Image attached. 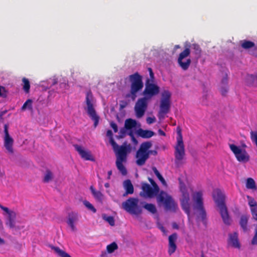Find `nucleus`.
Returning a JSON list of instances; mask_svg holds the SVG:
<instances>
[{
    "instance_id": "obj_1",
    "label": "nucleus",
    "mask_w": 257,
    "mask_h": 257,
    "mask_svg": "<svg viewBox=\"0 0 257 257\" xmlns=\"http://www.w3.org/2000/svg\"><path fill=\"white\" fill-rule=\"evenodd\" d=\"M110 142L116 153V167L122 175H126L127 174V170L123 165V163H125L126 162L128 148L127 146L123 145L119 147L113 138L110 139Z\"/></svg>"
},
{
    "instance_id": "obj_2",
    "label": "nucleus",
    "mask_w": 257,
    "mask_h": 257,
    "mask_svg": "<svg viewBox=\"0 0 257 257\" xmlns=\"http://www.w3.org/2000/svg\"><path fill=\"white\" fill-rule=\"evenodd\" d=\"M212 197L217 207L219 208V213L223 223L227 225H230L231 219L225 203V196L224 194L220 190L217 189L213 191Z\"/></svg>"
},
{
    "instance_id": "obj_3",
    "label": "nucleus",
    "mask_w": 257,
    "mask_h": 257,
    "mask_svg": "<svg viewBox=\"0 0 257 257\" xmlns=\"http://www.w3.org/2000/svg\"><path fill=\"white\" fill-rule=\"evenodd\" d=\"M131 83L130 92L125 95V98H131L135 100L137 96V93L141 91L144 86L142 76L138 73L136 72L128 77Z\"/></svg>"
},
{
    "instance_id": "obj_4",
    "label": "nucleus",
    "mask_w": 257,
    "mask_h": 257,
    "mask_svg": "<svg viewBox=\"0 0 257 257\" xmlns=\"http://www.w3.org/2000/svg\"><path fill=\"white\" fill-rule=\"evenodd\" d=\"M85 102L87 105L86 111L87 114L91 119L94 121V127L95 128L99 123L100 117L97 114L94 107L93 96L91 91H89L86 93Z\"/></svg>"
},
{
    "instance_id": "obj_5",
    "label": "nucleus",
    "mask_w": 257,
    "mask_h": 257,
    "mask_svg": "<svg viewBox=\"0 0 257 257\" xmlns=\"http://www.w3.org/2000/svg\"><path fill=\"white\" fill-rule=\"evenodd\" d=\"M171 93L168 90H165L162 93V98L160 101V110L158 112L159 119H164L165 115L170 110Z\"/></svg>"
},
{
    "instance_id": "obj_6",
    "label": "nucleus",
    "mask_w": 257,
    "mask_h": 257,
    "mask_svg": "<svg viewBox=\"0 0 257 257\" xmlns=\"http://www.w3.org/2000/svg\"><path fill=\"white\" fill-rule=\"evenodd\" d=\"M157 199L158 202L163 203L167 210L176 212L178 209V205L172 197L163 191L158 194Z\"/></svg>"
},
{
    "instance_id": "obj_7",
    "label": "nucleus",
    "mask_w": 257,
    "mask_h": 257,
    "mask_svg": "<svg viewBox=\"0 0 257 257\" xmlns=\"http://www.w3.org/2000/svg\"><path fill=\"white\" fill-rule=\"evenodd\" d=\"M139 200L137 198H130L122 202V207L127 212L135 215L142 213V209L138 206Z\"/></svg>"
},
{
    "instance_id": "obj_8",
    "label": "nucleus",
    "mask_w": 257,
    "mask_h": 257,
    "mask_svg": "<svg viewBox=\"0 0 257 257\" xmlns=\"http://www.w3.org/2000/svg\"><path fill=\"white\" fill-rule=\"evenodd\" d=\"M174 155L176 163L182 161L185 156V146L181 132L178 133L177 144L175 147Z\"/></svg>"
},
{
    "instance_id": "obj_9",
    "label": "nucleus",
    "mask_w": 257,
    "mask_h": 257,
    "mask_svg": "<svg viewBox=\"0 0 257 257\" xmlns=\"http://www.w3.org/2000/svg\"><path fill=\"white\" fill-rule=\"evenodd\" d=\"M203 194L201 191L197 192L194 199L196 203V208L199 211L198 217H200L202 221H205L206 218V213L203 206Z\"/></svg>"
},
{
    "instance_id": "obj_10",
    "label": "nucleus",
    "mask_w": 257,
    "mask_h": 257,
    "mask_svg": "<svg viewBox=\"0 0 257 257\" xmlns=\"http://www.w3.org/2000/svg\"><path fill=\"white\" fill-rule=\"evenodd\" d=\"M160 91L159 87L151 82V80L147 79L146 82V87L143 91L144 98L147 99L152 98L153 96L157 95Z\"/></svg>"
},
{
    "instance_id": "obj_11",
    "label": "nucleus",
    "mask_w": 257,
    "mask_h": 257,
    "mask_svg": "<svg viewBox=\"0 0 257 257\" xmlns=\"http://www.w3.org/2000/svg\"><path fill=\"white\" fill-rule=\"evenodd\" d=\"M180 191L182 193V197L180 199L181 205L183 210L187 214L188 217L190 214V205L189 203L190 196L185 186H181Z\"/></svg>"
},
{
    "instance_id": "obj_12",
    "label": "nucleus",
    "mask_w": 257,
    "mask_h": 257,
    "mask_svg": "<svg viewBox=\"0 0 257 257\" xmlns=\"http://www.w3.org/2000/svg\"><path fill=\"white\" fill-rule=\"evenodd\" d=\"M229 148L238 162L245 163L249 160V156L245 150H242L234 144L229 145Z\"/></svg>"
},
{
    "instance_id": "obj_13",
    "label": "nucleus",
    "mask_w": 257,
    "mask_h": 257,
    "mask_svg": "<svg viewBox=\"0 0 257 257\" xmlns=\"http://www.w3.org/2000/svg\"><path fill=\"white\" fill-rule=\"evenodd\" d=\"M190 54V50L189 48H185V50L179 54L177 62L180 67L183 70H187L191 64V60L190 58L187 59L185 61H184V59L189 56Z\"/></svg>"
},
{
    "instance_id": "obj_14",
    "label": "nucleus",
    "mask_w": 257,
    "mask_h": 257,
    "mask_svg": "<svg viewBox=\"0 0 257 257\" xmlns=\"http://www.w3.org/2000/svg\"><path fill=\"white\" fill-rule=\"evenodd\" d=\"M146 98H139L135 106L136 115L138 118L143 117L148 107V102Z\"/></svg>"
},
{
    "instance_id": "obj_15",
    "label": "nucleus",
    "mask_w": 257,
    "mask_h": 257,
    "mask_svg": "<svg viewBox=\"0 0 257 257\" xmlns=\"http://www.w3.org/2000/svg\"><path fill=\"white\" fill-rule=\"evenodd\" d=\"M4 146L7 152L10 154L13 155L14 153L13 149L14 140L9 135L8 125L6 124L4 125Z\"/></svg>"
},
{
    "instance_id": "obj_16",
    "label": "nucleus",
    "mask_w": 257,
    "mask_h": 257,
    "mask_svg": "<svg viewBox=\"0 0 257 257\" xmlns=\"http://www.w3.org/2000/svg\"><path fill=\"white\" fill-rule=\"evenodd\" d=\"M240 45L243 49L248 50L249 54L257 57V46L254 42L244 40L241 41Z\"/></svg>"
},
{
    "instance_id": "obj_17",
    "label": "nucleus",
    "mask_w": 257,
    "mask_h": 257,
    "mask_svg": "<svg viewBox=\"0 0 257 257\" xmlns=\"http://www.w3.org/2000/svg\"><path fill=\"white\" fill-rule=\"evenodd\" d=\"M74 147L81 158L85 160L94 161V158L89 150L84 149L82 147L78 145H74Z\"/></svg>"
},
{
    "instance_id": "obj_18",
    "label": "nucleus",
    "mask_w": 257,
    "mask_h": 257,
    "mask_svg": "<svg viewBox=\"0 0 257 257\" xmlns=\"http://www.w3.org/2000/svg\"><path fill=\"white\" fill-rule=\"evenodd\" d=\"M79 216L78 213L75 212H71L68 215L67 223L70 226L71 230L75 231L76 230V227L75 223H77L79 220Z\"/></svg>"
},
{
    "instance_id": "obj_19",
    "label": "nucleus",
    "mask_w": 257,
    "mask_h": 257,
    "mask_svg": "<svg viewBox=\"0 0 257 257\" xmlns=\"http://www.w3.org/2000/svg\"><path fill=\"white\" fill-rule=\"evenodd\" d=\"M150 155L148 153L138 150L136 154V164L137 165L139 166L144 165L149 158Z\"/></svg>"
},
{
    "instance_id": "obj_20",
    "label": "nucleus",
    "mask_w": 257,
    "mask_h": 257,
    "mask_svg": "<svg viewBox=\"0 0 257 257\" xmlns=\"http://www.w3.org/2000/svg\"><path fill=\"white\" fill-rule=\"evenodd\" d=\"M177 234L174 233L169 236V244H168V253L169 255L172 254L174 253L177 249V245L176 244L177 239Z\"/></svg>"
},
{
    "instance_id": "obj_21",
    "label": "nucleus",
    "mask_w": 257,
    "mask_h": 257,
    "mask_svg": "<svg viewBox=\"0 0 257 257\" xmlns=\"http://www.w3.org/2000/svg\"><path fill=\"white\" fill-rule=\"evenodd\" d=\"M6 213L8 215L6 224L11 228H14L15 227L16 219L17 214L14 211L9 209Z\"/></svg>"
},
{
    "instance_id": "obj_22",
    "label": "nucleus",
    "mask_w": 257,
    "mask_h": 257,
    "mask_svg": "<svg viewBox=\"0 0 257 257\" xmlns=\"http://www.w3.org/2000/svg\"><path fill=\"white\" fill-rule=\"evenodd\" d=\"M142 189L143 192L145 193L146 195L150 198H152L156 196L159 192V190L154 189L147 183H142Z\"/></svg>"
},
{
    "instance_id": "obj_23",
    "label": "nucleus",
    "mask_w": 257,
    "mask_h": 257,
    "mask_svg": "<svg viewBox=\"0 0 257 257\" xmlns=\"http://www.w3.org/2000/svg\"><path fill=\"white\" fill-rule=\"evenodd\" d=\"M228 243L235 248H239L240 244L238 241V234L236 232L229 234Z\"/></svg>"
},
{
    "instance_id": "obj_24",
    "label": "nucleus",
    "mask_w": 257,
    "mask_h": 257,
    "mask_svg": "<svg viewBox=\"0 0 257 257\" xmlns=\"http://www.w3.org/2000/svg\"><path fill=\"white\" fill-rule=\"evenodd\" d=\"M123 187L125 190V192L123 194V196L128 194H132L134 193V186L130 180L127 179L123 182Z\"/></svg>"
},
{
    "instance_id": "obj_25",
    "label": "nucleus",
    "mask_w": 257,
    "mask_h": 257,
    "mask_svg": "<svg viewBox=\"0 0 257 257\" xmlns=\"http://www.w3.org/2000/svg\"><path fill=\"white\" fill-rule=\"evenodd\" d=\"M249 216L247 215H242L239 220V225L244 232H246L248 229V221Z\"/></svg>"
},
{
    "instance_id": "obj_26",
    "label": "nucleus",
    "mask_w": 257,
    "mask_h": 257,
    "mask_svg": "<svg viewBox=\"0 0 257 257\" xmlns=\"http://www.w3.org/2000/svg\"><path fill=\"white\" fill-rule=\"evenodd\" d=\"M138 134L143 138H150L155 135V133L150 130H144L140 128L138 131Z\"/></svg>"
},
{
    "instance_id": "obj_27",
    "label": "nucleus",
    "mask_w": 257,
    "mask_h": 257,
    "mask_svg": "<svg viewBox=\"0 0 257 257\" xmlns=\"http://www.w3.org/2000/svg\"><path fill=\"white\" fill-rule=\"evenodd\" d=\"M51 248L53 250L58 257H71L68 253L62 250L58 246L50 245Z\"/></svg>"
},
{
    "instance_id": "obj_28",
    "label": "nucleus",
    "mask_w": 257,
    "mask_h": 257,
    "mask_svg": "<svg viewBox=\"0 0 257 257\" xmlns=\"http://www.w3.org/2000/svg\"><path fill=\"white\" fill-rule=\"evenodd\" d=\"M90 190L95 199L99 202H102L103 195L101 192L96 190L92 186H90Z\"/></svg>"
},
{
    "instance_id": "obj_29",
    "label": "nucleus",
    "mask_w": 257,
    "mask_h": 257,
    "mask_svg": "<svg viewBox=\"0 0 257 257\" xmlns=\"http://www.w3.org/2000/svg\"><path fill=\"white\" fill-rule=\"evenodd\" d=\"M152 143L150 142H144L142 144H141L140 148L138 150L144 152L146 153H148L149 154H151V152H150V150L149 149L152 147Z\"/></svg>"
},
{
    "instance_id": "obj_30",
    "label": "nucleus",
    "mask_w": 257,
    "mask_h": 257,
    "mask_svg": "<svg viewBox=\"0 0 257 257\" xmlns=\"http://www.w3.org/2000/svg\"><path fill=\"white\" fill-rule=\"evenodd\" d=\"M137 125L136 120L132 118L127 119L125 121L124 127L126 130H131L132 128L136 127Z\"/></svg>"
},
{
    "instance_id": "obj_31",
    "label": "nucleus",
    "mask_w": 257,
    "mask_h": 257,
    "mask_svg": "<svg viewBox=\"0 0 257 257\" xmlns=\"http://www.w3.org/2000/svg\"><path fill=\"white\" fill-rule=\"evenodd\" d=\"M246 187L247 189L254 190H256L257 189L255 181L251 178H248L247 179L246 182Z\"/></svg>"
},
{
    "instance_id": "obj_32",
    "label": "nucleus",
    "mask_w": 257,
    "mask_h": 257,
    "mask_svg": "<svg viewBox=\"0 0 257 257\" xmlns=\"http://www.w3.org/2000/svg\"><path fill=\"white\" fill-rule=\"evenodd\" d=\"M22 82L23 83V89L24 91L26 93H28L30 91V81L28 79L24 77L22 79Z\"/></svg>"
},
{
    "instance_id": "obj_33",
    "label": "nucleus",
    "mask_w": 257,
    "mask_h": 257,
    "mask_svg": "<svg viewBox=\"0 0 257 257\" xmlns=\"http://www.w3.org/2000/svg\"><path fill=\"white\" fill-rule=\"evenodd\" d=\"M192 49L194 50V53L196 56L197 58H199L201 56V49L200 46L197 44H193L192 45Z\"/></svg>"
},
{
    "instance_id": "obj_34",
    "label": "nucleus",
    "mask_w": 257,
    "mask_h": 257,
    "mask_svg": "<svg viewBox=\"0 0 257 257\" xmlns=\"http://www.w3.org/2000/svg\"><path fill=\"white\" fill-rule=\"evenodd\" d=\"M144 208L147 210L152 214H155L157 212V209L154 204L152 203H146L144 205Z\"/></svg>"
},
{
    "instance_id": "obj_35",
    "label": "nucleus",
    "mask_w": 257,
    "mask_h": 257,
    "mask_svg": "<svg viewBox=\"0 0 257 257\" xmlns=\"http://www.w3.org/2000/svg\"><path fill=\"white\" fill-rule=\"evenodd\" d=\"M53 175L52 172L49 169L46 170V173L43 178V182L44 183H48L52 180Z\"/></svg>"
},
{
    "instance_id": "obj_36",
    "label": "nucleus",
    "mask_w": 257,
    "mask_h": 257,
    "mask_svg": "<svg viewBox=\"0 0 257 257\" xmlns=\"http://www.w3.org/2000/svg\"><path fill=\"white\" fill-rule=\"evenodd\" d=\"M153 172H154L156 176L157 177V178L159 179V180L161 182V183L165 186L167 185L166 182L164 179V178L163 177V176L161 175V174L160 173L159 171L157 169V168L155 167H153L152 168Z\"/></svg>"
},
{
    "instance_id": "obj_37",
    "label": "nucleus",
    "mask_w": 257,
    "mask_h": 257,
    "mask_svg": "<svg viewBox=\"0 0 257 257\" xmlns=\"http://www.w3.org/2000/svg\"><path fill=\"white\" fill-rule=\"evenodd\" d=\"M27 108L30 110L32 109V100L30 99L27 100V101L23 104L21 107V110L24 111Z\"/></svg>"
},
{
    "instance_id": "obj_38",
    "label": "nucleus",
    "mask_w": 257,
    "mask_h": 257,
    "mask_svg": "<svg viewBox=\"0 0 257 257\" xmlns=\"http://www.w3.org/2000/svg\"><path fill=\"white\" fill-rule=\"evenodd\" d=\"M103 219L107 221L111 226H114L115 224L114 219L112 216H107L106 214H103Z\"/></svg>"
},
{
    "instance_id": "obj_39",
    "label": "nucleus",
    "mask_w": 257,
    "mask_h": 257,
    "mask_svg": "<svg viewBox=\"0 0 257 257\" xmlns=\"http://www.w3.org/2000/svg\"><path fill=\"white\" fill-rule=\"evenodd\" d=\"M117 248L118 246L117 244L113 242L107 246L106 249L108 253H112Z\"/></svg>"
},
{
    "instance_id": "obj_40",
    "label": "nucleus",
    "mask_w": 257,
    "mask_h": 257,
    "mask_svg": "<svg viewBox=\"0 0 257 257\" xmlns=\"http://www.w3.org/2000/svg\"><path fill=\"white\" fill-rule=\"evenodd\" d=\"M247 198L248 200V205L249 206L250 209L257 207V202L255 201L254 198L249 196H247Z\"/></svg>"
},
{
    "instance_id": "obj_41",
    "label": "nucleus",
    "mask_w": 257,
    "mask_h": 257,
    "mask_svg": "<svg viewBox=\"0 0 257 257\" xmlns=\"http://www.w3.org/2000/svg\"><path fill=\"white\" fill-rule=\"evenodd\" d=\"M83 204L85 205L86 207L88 209L91 211L93 213H95L96 212V209L91 204L89 201L87 200H85L83 201Z\"/></svg>"
},
{
    "instance_id": "obj_42",
    "label": "nucleus",
    "mask_w": 257,
    "mask_h": 257,
    "mask_svg": "<svg viewBox=\"0 0 257 257\" xmlns=\"http://www.w3.org/2000/svg\"><path fill=\"white\" fill-rule=\"evenodd\" d=\"M8 96V91L5 87L0 86V96L3 98H6Z\"/></svg>"
},
{
    "instance_id": "obj_43",
    "label": "nucleus",
    "mask_w": 257,
    "mask_h": 257,
    "mask_svg": "<svg viewBox=\"0 0 257 257\" xmlns=\"http://www.w3.org/2000/svg\"><path fill=\"white\" fill-rule=\"evenodd\" d=\"M149 181L153 186V188L156 190H159V187H158V185L156 184V183L154 181L153 179L152 178H149Z\"/></svg>"
},
{
    "instance_id": "obj_44",
    "label": "nucleus",
    "mask_w": 257,
    "mask_h": 257,
    "mask_svg": "<svg viewBox=\"0 0 257 257\" xmlns=\"http://www.w3.org/2000/svg\"><path fill=\"white\" fill-rule=\"evenodd\" d=\"M128 104V102L126 100H120L119 101V106L120 109L125 108Z\"/></svg>"
},
{
    "instance_id": "obj_45",
    "label": "nucleus",
    "mask_w": 257,
    "mask_h": 257,
    "mask_svg": "<svg viewBox=\"0 0 257 257\" xmlns=\"http://www.w3.org/2000/svg\"><path fill=\"white\" fill-rule=\"evenodd\" d=\"M148 71L149 72L150 74V78L148 79L151 80V82H154L155 77L153 70L151 68H148Z\"/></svg>"
},
{
    "instance_id": "obj_46",
    "label": "nucleus",
    "mask_w": 257,
    "mask_h": 257,
    "mask_svg": "<svg viewBox=\"0 0 257 257\" xmlns=\"http://www.w3.org/2000/svg\"><path fill=\"white\" fill-rule=\"evenodd\" d=\"M129 135L131 136V139H132V142L135 144H138V141L135 138L134 135V134L131 131L129 133Z\"/></svg>"
},
{
    "instance_id": "obj_47",
    "label": "nucleus",
    "mask_w": 257,
    "mask_h": 257,
    "mask_svg": "<svg viewBox=\"0 0 257 257\" xmlns=\"http://www.w3.org/2000/svg\"><path fill=\"white\" fill-rule=\"evenodd\" d=\"M110 126L113 130L114 133H116L118 131V128L117 124L114 122L112 121L110 122Z\"/></svg>"
},
{
    "instance_id": "obj_48",
    "label": "nucleus",
    "mask_w": 257,
    "mask_h": 257,
    "mask_svg": "<svg viewBox=\"0 0 257 257\" xmlns=\"http://www.w3.org/2000/svg\"><path fill=\"white\" fill-rule=\"evenodd\" d=\"M155 120L156 118L155 117H148L147 118V122L149 124L154 123L155 121Z\"/></svg>"
},
{
    "instance_id": "obj_49",
    "label": "nucleus",
    "mask_w": 257,
    "mask_h": 257,
    "mask_svg": "<svg viewBox=\"0 0 257 257\" xmlns=\"http://www.w3.org/2000/svg\"><path fill=\"white\" fill-rule=\"evenodd\" d=\"M227 80H228L227 75L226 74H225V76L222 78V79L221 80V82L223 84H226L227 83Z\"/></svg>"
},
{
    "instance_id": "obj_50",
    "label": "nucleus",
    "mask_w": 257,
    "mask_h": 257,
    "mask_svg": "<svg viewBox=\"0 0 257 257\" xmlns=\"http://www.w3.org/2000/svg\"><path fill=\"white\" fill-rule=\"evenodd\" d=\"M227 91H228L227 89L225 87L222 88L220 90L221 94L223 96L225 95V94L227 92Z\"/></svg>"
},
{
    "instance_id": "obj_51",
    "label": "nucleus",
    "mask_w": 257,
    "mask_h": 257,
    "mask_svg": "<svg viewBox=\"0 0 257 257\" xmlns=\"http://www.w3.org/2000/svg\"><path fill=\"white\" fill-rule=\"evenodd\" d=\"M106 136L110 138V139L112 138L113 134L112 131L110 130H108L106 132Z\"/></svg>"
},
{
    "instance_id": "obj_52",
    "label": "nucleus",
    "mask_w": 257,
    "mask_h": 257,
    "mask_svg": "<svg viewBox=\"0 0 257 257\" xmlns=\"http://www.w3.org/2000/svg\"><path fill=\"white\" fill-rule=\"evenodd\" d=\"M0 208L1 209H2L3 210H4L5 212L6 211H8V210L9 209L8 207H5V206H3L2 205H1V204H0Z\"/></svg>"
},
{
    "instance_id": "obj_53",
    "label": "nucleus",
    "mask_w": 257,
    "mask_h": 257,
    "mask_svg": "<svg viewBox=\"0 0 257 257\" xmlns=\"http://www.w3.org/2000/svg\"><path fill=\"white\" fill-rule=\"evenodd\" d=\"M248 78H250L251 79H253V80H254V79L257 80V75H255V76H253V75H250L248 76Z\"/></svg>"
},
{
    "instance_id": "obj_54",
    "label": "nucleus",
    "mask_w": 257,
    "mask_h": 257,
    "mask_svg": "<svg viewBox=\"0 0 257 257\" xmlns=\"http://www.w3.org/2000/svg\"><path fill=\"white\" fill-rule=\"evenodd\" d=\"M158 132H159V134L161 135V136H165L166 135V134L165 133L162 131V130L160 129L158 131Z\"/></svg>"
},
{
    "instance_id": "obj_55",
    "label": "nucleus",
    "mask_w": 257,
    "mask_h": 257,
    "mask_svg": "<svg viewBox=\"0 0 257 257\" xmlns=\"http://www.w3.org/2000/svg\"><path fill=\"white\" fill-rule=\"evenodd\" d=\"M150 152H151V154H153V155L155 156L157 154V152L155 150H154V151L150 150Z\"/></svg>"
},
{
    "instance_id": "obj_56",
    "label": "nucleus",
    "mask_w": 257,
    "mask_h": 257,
    "mask_svg": "<svg viewBox=\"0 0 257 257\" xmlns=\"http://www.w3.org/2000/svg\"><path fill=\"white\" fill-rule=\"evenodd\" d=\"M111 174H112V171H109L108 172V179L110 178V177L111 175Z\"/></svg>"
},
{
    "instance_id": "obj_57",
    "label": "nucleus",
    "mask_w": 257,
    "mask_h": 257,
    "mask_svg": "<svg viewBox=\"0 0 257 257\" xmlns=\"http://www.w3.org/2000/svg\"><path fill=\"white\" fill-rule=\"evenodd\" d=\"M6 111H2L0 112V117L2 118L3 116L5 114Z\"/></svg>"
},
{
    "instance_id": "obj_58",
    "label": "nucleus",
    "mask_w": 257,
    "mask_h": 257,
    "mask_svg": "<svg viewBox=\"0 0 257 257\" xmlns=\"http://www.w3.org/2000/svg\"><path fill=\"white\" fill-rule=\"evenodd\" d=\"M61 87H66L67 86V84L66 83H62L60 84Z\"/></svg>"
},
{
    "instance_id": "obj_59",
    "label": "nucleus",
    "mask_w": 257,
    "mask_h": 257,
    "mask_svg": "<svg viewBox=\"0 0 257 257\" xmlns=\"http://www.w3.org/2000/svg\"><path fill=\"white\" fill-rule=\"evenodd\" d=\"M104 186H105L106 188H108V187H109V183H105V184H104Z\"/></svg>"
},
{
    "instance_id": "obj_60",
    "label": "nucleus",
    "mask_w": 257,
    "mask_h": 257,
    "mask_svg": "<svg viewBox=\"0 0 257 257\" xmlns=\"http://www.w3.org/2000/svg\"><path fill=\"white\" fill-rule=\"evenodd\" d=\"M201 257H205V256L203 253L201 254Z\"/></svg>"
},
{
    "instance_id": "obj_61",
    "label": "nucleus",
    "mask_w": 257,
    "mask_h": 257,
    "mask_svg": "<svg viewBox=\"0 0 257 257\" xmlns=\"http://www.w3.org/2000/svg\"><path fill=\"white\" fill-rule=\"evenodd\" d=\"M175 47H176V48H179V47H180L179 45H176V46H175Z\"/></svg>"
},
{
    "instance_id": "obj_62",
    "label": "nucleus",
    "mask_w": 257,
    "mask_h": 257,
    "mask_svg": "<svg viewBox=\"0 0 257 257\" xmlns=\"http://www.w3.org/2000/svg\"><path fill=\"white\" fill-rule=\"evenodd\" d=\"M56 82H54L53 83V84H56Z\"/></svg>"
},
{
    "instance_id": "obj_63",
    "label": "nucleus",
    "mask_w": 257,
    "mask_h": 257,
    "mask_svg": "<svg viewBox=\"0 0 257 257\" xmlns=\"http://www.w3.org/2000/svg\"><path fill=\"white\" fill-rule=\"evenodd\" d=\"M2 118H1V117H0V119H2Z\"/></svg>"
}]
</instances>
